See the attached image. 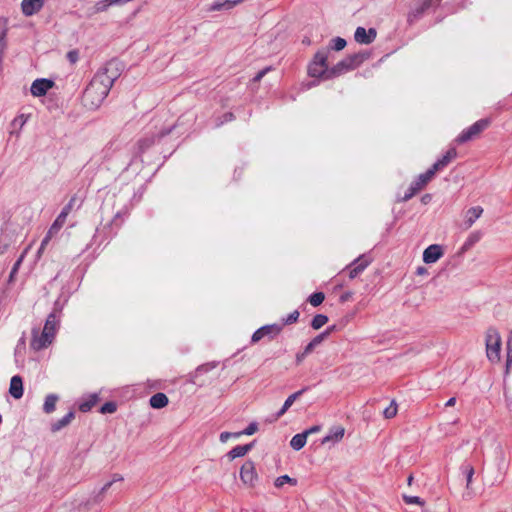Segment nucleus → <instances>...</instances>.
I'll return each instance as SVG.
<instances>
[{
  "label": "nucleus",
  "instance_id": "12",
  "mask_svg": "<svg viewBox=\"0 0 512 512\" xmlns=\"http://www.w3.org/2000/svg\"><path fill=\"white\" fill-rule=\"evenodd\" d=\"M124 65L117 59L108 61L101 69L114 83L122 74Z\"/></svg>",
  "mask_w": 512,
  "mask_h": 512
},
{
  "label": "nucleus",
  "instance_id": "14",
  "mask_svg": "<svg viewBox=\"0 0 512 512\" xmlns=\"http://www.w3.org/2000/svg\"><path fill=\"white\" fill-rule=\"evenodd\" d=\"M54 86V82L50 79L39 78L33 81L30 91L35 97H41L46 95L49 89Z\"/></svg>",
  "mask_w": 512,
  "mask_h": 512
},
{
  "label": "nucleus",
  "instance_id": "42",
  "mask_svg": "<svg viewBox=\"0 0 512 512\" xmlns=\"http://www.w3.org/2000/svg\"><path fill=\"white\" fill-rule=\"evenodd\" d=\"M397 414V403L393 400L390 405L383 411V415L386 419H391Z\"/></svg>",
  "mask_w": 512,
  "mask_h": 512
},
{
  "label": "nucleus",
  "instance_id": "64",
  "mask_svg": "<svg viewBox=\"0 0 512 512\" xmlns=\"http://www.w3.org/2000/svg\"><path fill=\"white\" fill-rule=\"evenodd\" d=\"M456 403V398L455 397H451L450 399H448V401L446 402L445 406L446 407H452L454 406Z\"/></svg>",
  "mask_w": 512,
  "mask_h": 512
},
{
  "label": "nucleus",
  "instance_id": "25",
  "mask_svg": "<svg viewBox=\"0 0 512 512\" xmlns=\"http://www.w3.org/2000/svg\"><path fill=\"white\" fill-rule=\"evenodd\" d=\"M150 406L154 409H161L168 405L169 399L166 394L158 392L150 397Z\"/></svg>",
  "mask_w": 512,
  "mask_h": 512
},
{
  "label": "nucleus",
  "instance_id": "47",
  "mask_svg": "<svg viewBox=\"0 0 512 512\" xmlns=\"http://www.w3.org/2000/svg\"><path fill=\"white\" fill-rule=\"evenodd\" d=\"M512 363V331L510 332L507 340V360H506V369L508 370L510 364Z\"/></svg>",
  "mask_w": 512,
  "mask_h": 512
},
{
  "label": "nucleus",
  "instance_id": "3",
  "mask_svg": "<svg viewBox=\"0 0 512 512\" xmlns=\"http://www.w3.org/2000/svg\"><path fill=\"white\" fill-rule=\"evenodd\" d=\"M486 355L489 361L498 362L500 360L501 336L494 327H489L485 337Z\"/></svg>",
  "mask_w": 512,
  "mask_h": 512
},
{
  "label": "nucleus",
  "instance_id": "57",
  "mask_svg": "<svg viewBox=\"0 0 512 512\" xmlns=\"http://www.w3.org/2000/svg\"><path fill=\"white\" fill-rule=\"evenodd\" d=\"M25 341H26V337H25V333H23L22 337L19 339L18 343H17V346H16V352H18L21 348H25Z\"/></svg>",
  "mask_w": 512,
  "mask_h": 512
},
{
  "label": "nucleus",
  "instance_id": "45",
  "mask_svg": "<svg viewBox=\"0 0 512 512\" xmlns=\"http://www.w3.org/2000/svg\"><path fill=\"white\" fill-rule=\"evenodd\" d=\"M235 116L232 112H226L223 114L222 117H219L216 119L215 121V126L216 127H220L222 126L224 123H227V122H230L232 120H234Z\"/></svg>",
  "mask_w": 512,
  "mask_h": 512
},
{
  "label": "nucleus",
  "instance_id": "55",
  "mask_svg": "<svg viewBox=\"0 0 512 512\" xmlns=\"http://www.w3.org/2000/svg\"><path fill=\"white\" fill-rule=\"evenodd\" d=\"M109 6H111V4H108V2H106V0H101L96 3L95 9H96V12H103V11H106Z\"/></svg>",
  "mask_w": 512,
  "mask_h": 512
},
{
  "label": "nucleus",
  "instance_id": "44",
  "mask_svg": "<svg viewBox=\"0 0 512 512\" xmlns=\"http://www.w3.org/2000/svg\"><path fill=\"white\" fill-rule=\"evenodd\" d=\"M327 58H328V52L326 51H318L313 58V62H316L318 64L328 66L327 65Z\"/></svg>",
  "mask_w": 512,
  "mask_h": 512
},
{
  "label": "nucleus",
  "instance_id": "40",
  "mask_svg": "<svg viewBox=\"0 0 512 512\" xmlns=\"http://www.w3.org/2000/svg\"><path fill=\"white\" fill-rule=\"evenodd\" d=\"M324 299L325 295L323 292H314L309 296L308 301L312 306L317 307L323 303Z\"/></svg>",
  "mask_w": 512,
  "mask_h": 512
},
{
  "label": "nucleus",
  "instance_id": "26",
  "mask_svg": "<svg viewBox=\"0 0 512 512\" xmlns=\"http://www.w3.org/2000/svg\"><path fill=\"white\" fill-rule=\"evenodd\" d=\"M241 1L242 0H217L209 6L208 11L228 10L236 6Z\"/></svg>",
  "mask_w": 512,
  "mask_h": 512
},
{
  "label": "nucleus",
  "instance_id": "61",
  "mask_svg": "<svg viewBox=\"0 0 512 512\" xmlns=\"http://www.w3.org/2000/svg\"><path fill=\"white\" fill-rule=\"evenodd\" d=\"M308 354H304V350L296 354V363L300 364Z\"/></svg>",
  "mask_w": 512,
  "mask_h": 512
},
{
  "label": "nucleus",
  "instance_id": "13",
  "mask_svg": "<svg viewBox=\"0 0 512 512\" xmlns=\"http://www.w3.org/2000/svg\"><path fill=\"white\" fill-rule=\"evenodd\" d=\"M377 36V31L375 28H369L366 30L364 27H357L354 33V39L359 44H371Z\"/></svg>",
  "mask_w": 512,
  "mask_h": 512
},
{
  "label": "nucleus",
  "instance_id": "60",
  "mask_svg": "<svg viewBox=\"0 0 512 512\" xmlns=\"http://www.w3.org/2000/svg\"><path fill=\"white\" fill-rule=\"evenodd\" d=\"M287 411H288V408H285V405L283 404L281 409L275 414L274 420H277L280 417H282Z\"/></svg>",
  "mask_w": 512,
  "mask_h": 512
},
{
  "label": "nucleus",
  "instance_id": "10",
  "mask_svg": "<svg viewBox=\"0 0 512 512\" xmlns=\"http://www.w3.org/2000/svg\"><path fill=\"white\" fill-rule=\"evenodd\" d=\"M240 478L245 485L253 487L258 480L255 464L251 460H247L240 469Z\"/></svg>",
  "mask_w": 512,
  "mask_h": 512
},
{
  "label": "nucleus",
  "instance_id": "59",
  "mask_svg": "<svg viewBox=\"0 0 512 512\" xmlns=\"http://www.w3.org/2000/svg\"><path fill=\"white\" fill-rule=\"evenodd\" d=\"M316 348V346L313 344L312 341H310L304 348V354H310L313 352V350Z\"/></svg>",
  "mask_w": 512,
  "mask_h": 512
},
{
  "label": "nucleus",
  "instance_id": "63",
  "mask_svg": "<svg viewBox=\"0 0 512 512\" xmlns=\"http://www.w3.org/2000/svg\"><path fill=\"white\" fill-rule=\"evenodd\" d=\"M427 273V269L423 266H419L417 269H416V274L417 275H424Z\"/></svg>",
  "mask_w": 512,
  "mask_h": 512
},
{
  "label": "nucleus",
  "instance_id": "6",
  "mask_svg": "<svg viewBox=\"0 0 512 512\" xmlns=\"http://www.w3.org/2000/svg\"><path fill=\"white\" fill-rule=\"evenodd\" d=\"M434 177V174L429 169L420 174L409 186L408 190L402 197V201L406 202L410 200L418 191L425 187Z\"/></svg>",
  "mask_w": 512,
  "mask_h": 512
},
{
  "label": "nucleus",
  "instance_id": "46",
  "mask_svg": "<svg viewBox=\"0 0 512 512\" xmlns=\"http://www.w3.org/2000/svg\"><path fill=\"white\" fill-rule=\"evenodd\" d=\"M403 500H404V502L406 504H417V505H419L421 507H423L424 504H425V501L422 498L418 497V496H408V495L404 494L403 495Z\"/></svg>",
  "mask_w": 512,
  "mask_h": 512
},
{
  "label": "nucleus",
  "instance_id": "31",
  "mask_svg": "<svg viewBox=\"0 0 512 512\" xmlns=\"http://www.w3.org/2000/svg\"><path fill=\"white\" fill-rule=\"evenodd\" d=\"M460 469H461V472L465 476V479H466V488L470 489L471 483H472V479H473V475L475 473L474 467L470 463L464 462L461 465Z\"/></svg>",
  "mask_w": 512,
  "mask_h": 512
},
{
  "label": "nucleus",
  "instance_id": "41",
  "mask_svg": "<svg viewBox=\"0 0 512 512\" xmlns=\"http://www.w3.org/2000/svg\"><path fill=\"white\" fill-rule=\"evenodd\" d=\"M347 42L344 38L335 37L330 41V48L335 51H341L345 48Z\"/></svg>",
  "mask_w": 512,
  "mask_h": 512
},
{
  "label": "nucleus",
  "instance_id": "36",
  "mask_svg": "<svg viewBox=\"0 0 512 512\" xmlns=\"http://www.w3.org/2000/svg\"><path fill=\"white\" fill-rule=\"evenodd\" d=\"M216 367L215 363H205L197 367L194 374L192 375L193 383H196V378L204 373H207Z\"/></svg>",
  "mask_w": 512,
  "mask_h": 512
},
{
  "label": "nucleus",
  "instance_id": "49",
  "mask_svg": "<svg viewBox=\"0 0 512 512\" xmlns=\"http://www.w3.org/2000/svg\"><path fill=\"white\" fill-rule=\"evenodd\" d=\"M258 430V424L251 422L243 431H240L241 435H253Z\"/></svg>",
  "mask_w": 512,
  "mask_h": 512
},
{
  "label": "nucleus",
  "instance_id": "9",
  "mask_svg": "<svg viewBox=\"0 0 512 512\" xmlns=\"http://www.w3.org/2000/svg\"><path fill=\"white\" fill-rule=\"evenodd\" d=\"M281 331H282V325H279V324L264 325V326L260 327L259 329H257L253 333L251 341L253 343H256V342L260 341L262 338H264L265 336L269 337L270 339H273L277 335H279Z\"/></svg>",
  "mask_w": 512,
  "mask_h": 512
},
{
  "label": "nucleus",
  "instance_id": "24",
  "mask_svg": "<svg viewBox=\"0 0 512 512\" xmlns=\"http://www.w3.org/2000/svg\"><path fill=\"white\" fill-rule=\"evenodd\" d=\"M254 446V442L245 444V445H237L232 450H230L227 454L230 460H234L235 458L242 457L246 455Z\"/></svg>",
  "mask_w": 512,
  "mask_h": 512
},
{
  "label": "nucleus",
  "instance_id": "50",
  "mask_svg": "<svg viewBox=\"0 0 512 512\" xmlns=\"http://www.w3.org/2000/svg\"><path fill=\"white\" fill-rule=\"evenodd\" d=\"M23 258H24V255H21L18 260L14 263L11 271H10V275H9V280L12 281L15 274L18 272V269L23 261Z\"/></svg>",
  "mask_w": 512,
  "mask_h": 512
},
{
  "label": "nucleus",
  "instance_id": "39",
  "mask_svg": "<svg viewBox=\"0 0 512 512\" xmlns=\"http://www.w3.org/2000/svg\"><path fill=\"white\" fill-rule=\"evenodd\" d=\"M286 483L291 484V485H296L297 484V480L295 478H291L288 475H282V476H279L278 478H276L274 485L277 488H281Z\"/></svg>",
  "mask_w": 512,
  "mask_h": 512
},
{
  "label": "nucleus",
  "instance_id": "51",
  "mask_svg": "<svg viewBox=\"0 0 512 512\" xmlns=\"http://www.w3.org/2000/svg\"><path fill=\"white\" fill-rule=\"evenodd\" d=\"M66 57L71 64H75L79 60V51L77 49L70 50Z\"/></svg>",
  "mask_w": 512,
  "mask_h": 512
},
{
  "label": "nucleus",
  "instance_id": "56",
  "mask_svg": "<svg viewBox=\"0 0 512 512\" xmlns=\"http://www.w3.org/2000/svg\"><path fill=\"white\" fill-rule=\"evenodd\" d=\"M270 70H271V67H266V68H264V69L260 70V71H259V72L254 76L253 81H254V82H258V81H260V80H261V79H262V78L267 74V72H268V71H270Z\"/></svg>",
  "mask_w": 512,
  "mask_h": 512
},
{
  "label": "nucleus",
  "instance_id": "4",
  "mask_svg": "<svg viewBox=\"0 0 512 512\" xmlns=\"http://www.w3.org/2000/svg\"><path fill=\"white\" fill-rule=\"evenodd\" d=\"M440 2L441 0H414L407 16L408 24L413 25L430 7L438 6Z\"/></svg>",
  "mask_w": 512,
  "mask_h": 512
},
{
  "label": "nucleus",
  "instance_id": "52",
  "mask_svg": "<svg viewBox=\"0 0 512 512\" xmlns=\"http://www.w3.org/2000/svg\"><path fill=\"white\" fill-rule=\"evenodd\" d=\"M329 336V332H321L317 336H315L311 341L313 344L317 347L320 345L325 339H327Z\"/></svg>",
  "mask_w": 512,
  "mask_h": 512
},
{
  "label": "nucleus",
  "instance_id": "21",
  "mask_svg": "<svg viewBox=\"0 0 512 512\" xmlns=\"http://www.w3.org/2000/svg\"><path fill=\"white\" fill-rule=\"evenodd\" d=\"M23 380L19 375L11 378L9 393L15 399H20L23 396Z\"/></svg>",
  "mask_w": 512,
  "mask_h": 512
},
{
  "label": "nucleus",
  "instance_id": "58",
  "mask_svg": "<svg viewBox=\"0 0 512 512\" xmlns=\"http://www.w3.org/2000/svg\"><path fill=\"white\" fill-rule=\"evenodd\" d=\"M320 430H321L320 425H314V426L310 427L309 429L305 430L304 433H307V436H308L310 434L317 433Z\"/></svg>",
  "mask_w": 512,
  "mask_h": 512
},
{
  "label": "nucleus",
  "instance_id": "30",
  "mask_svg": "<svg viewBox=\"0 0 512 512\" xmlns=\"http://www.w3.org/2000/svg\"><path fill=\"white\" fill-rule=\"evenodd\" d=\"M306 441H307V433H304V432L298 433L292 437V439L290 441V446L295 451H299L305 446Z\"/></svg>",
  "mask_w": 512,
  "mask_h": 512
},
{
  "label": "nucleus",
  "instance_id": "22",
  "mask_svg": "<svg viewBox=\"0 0 512 512\" xmlns=\"http://www.w3.org/2000/svg\"><path fill=\"white\" fill-rule=\"evenodd\" d=\"M345 433V429L342 426H334L329 430V433L321 440V444L329 442H339Z\"/></svg>",
  "mask_w": 512,
  "mask_h": 512
},
{
  "label": "nucleus",
  "instance_id": "20",
  "mask_svg": "<svg viewBox=\"0 0 512 512\" xmlns=\"http://www.w3.org/2000/svg\"><path fill=\"white\" fill-rule=\"evenodd\" d=\"M329 70L330 68H328V66H324L313 61H311V63L308 66V74L309 76L314 78L322 77L324 79H329Z\"/></svg>",
  "mask_w": 512,
  "mask_h": 512
},
{
  "label": "nucleus",
  "instance_id": "34",
  "mask_svg": "<svg viewBox=\"0 0 512 512\" xmlns=\"http://www.w3.org/2000/svg\"><path fill=\"white\" fill-rule=\"evenodd\" d=\"M308 390H309V386H305L302 389H300V390L296 391L295 393L291 394L290 396H288V398L284 402L285 408L289 409L293 405V403L297 399H299Z\"/></svg>",
  "mask_w": 512,
  "mask_h": 512
},
{
  "label": "nucleus",
  "instance_id": "29",
  "mask_svg": "<svg viewBox=\"0 0 512 512\" xmlns=\"http://www.w3.org/2000/svg\"><path fill=\"white\" fill-rule=\"evenodd\" d=\"M99 396L97 393L91 394L87 399L79 404V410L83 413L89 412L98 402Z\"/></svg>",
  "mask_w": 512,
  "mask_h": 512
},
{
  "label": "nucleus",
  "instance_id": "53",
  "mask_svg": "<svg viewBox=\"0 0 512 512\" xmlns=\"http://www.w3.org/2000/svg\"><path fill=\"white\" fill-rule=\"evenodd\" d=\"M239 436H241V433H238V432H226V431H225V432H222V433L220 434V437H219V438H220V441L224 443V442H226L228 439H230L231 437L237 438V437H239Z\"/></svg>",
  "mask_w": 512,
  "mask_h": 512
},
{
  "label": "nucleus",
  "instance_id": "28",
  "mask_svg": "<svg viewBox=\"0 0 512 512\" xmlns=\"http://www.w3.org/2000/svg\"><path fill=\"white\" fill-rule=\"evenodd\" d=\"M92 81H97L100 86L104 87V89H106L109 92L114 84L101 68L94 75Z\"/></svg>",
  "mask_w": 512,
  "mask_h": 512
},
{
  "label": "nucleus",
  "instance_id": "48",
  "mask_svg": "<svg viewBox=\"0 0 512 512\" xmlns=\"http://www.w3.org/2000/svg\"><path fill=\"white\" fill-rule=\"evenodd\" d=\"M299 311L298 310H294L293 312H291L286 318L283 319V322H282V327L284 325H289V324H293L295 323L298 318H299Z\"/></svg>",
  "mask_w": 512,
  "mask_h": 512
},
{
  "label": "nucleus",
  "instance_id": "17",
  "mask_svg": "<svg viewBox=\"0 0 512 512\" xmlns=\"http://www.w3.org/2000/svg\"><path fill=\"white\" fill-rule=\"evenodd\" d=\"M443 255V249L441 245L432 244L428 246L423 252V261L426 264L435 263Z\"/></svg>",
  "mask_w": 512,
  "mask_h": 512
},
{
  "label": "nucleus",
  "instance_id": "8",
  "mask_svg": "<svg viewBox=\"0 0 512 512\" xmlns=\"http://www.w3.org/2000/svg\"><path fill=\"white\" fill-rule=\"evenodd\" d=\"M32 339L30 346L35 351H40L50 345L54 339L51 334H48L46 331L42 330L39 332L38 328H33L31 331Z\"/></svg>",
  "mask_w": 512,
  "mask_h": 512
},
{
  "label": "nucleus",
  "instance_id": "27",
  "mask_svg": "<svg viewBox=\"0 0 512 512\" xmlns=\"http://www.w3.org/2000/svg\"><path fill=\"white\" fill-rule=\"evenodd\" d=\"M483 213V209L480 206L471 207L466 213L465 225L470 228L475 221L480 218Z\"/></svg>",
  "mask_w": 512,
  "mask_h": 512
},
{
  "label": "nucleus",
  "instance_id": "33",
  "mask_svg": "<svg viewBox=\"0 0 512 512\" xmlns=\"http://www.w3.org/2000/svg\"><path fill=\"white\" fill-rule=\"evenodd\" d=\"M482 237V233L480 231H475L471 233L466 241L463 244L462 250H469L471 247H473L477 242L480 241Z\"/></svg>",
  "mask_w": 512,
  "mask_h": 512
},
{
  "label": "nucleus",
  "instance_id": "37",
  "mask_svg": "<svg viewBox=\"0 0 512 512\" xmlns=\"http://www.w3.org/2000/svg\"><path fill=\"white\" fill-rule=\"evenodd\" d=\"M123 478L122 476L116 474L114 475L113 479L109 482H107L106 484H104V486L101 488L100 492L97 494V496L95 497L94 501L95 502H100L102 500V495L117 481H122Z\"/></svg>",
  "mask_w": 512,
  "mask_h": 512
},
{
  "label": "nucleus",
  "instance_id": "23",
  "mask_svg": "<svg viewBox=\"0 0 512 512\" xmlns=\"http://www.w3.org/2000/svg\"><path fill=\"white\" fill-rule=\"evenodd\" d=\"M74 418H75V412L73 410L69 411L61 419H59L51 424V428H50L51 431L53 433H56V432L62 430L63 428L67 427L72 422V420Z\"/></svg>",
  "mask_w": 512,
  "mask_h": 512
},
{
  "label": "nucleus",
  "instance_id": "18",
  "mask_svg": "<svg viewBox=\"0 0 512 512\" xmlns=\"http://www.w3.org/2000/svg\"><path fill=\"white\" fill-rule=\"evenodd\" d=\"M44 6V0H22L21 9L25 16L38 13Z\"/></svg>",
  "mask_w": 512,
  "mask_h": 512
},
{
  "label": "nucleus",
  "instance_id": "5",
  "mask_svg": "<svg viewBox=\"0 0 512 512\" xmlns=\"http://www.w3.org/2000/svg\"><path fill=\"white\" fill-rule=\"evenodd\" d=\"M490 125V119L483 118L476 121L470 127L464 129L455 139L458 144H463L477 137L482 131H484Z\"/></svg>",
  "mask_w": 512,
  "mask_h": 512
},
{
  "label": "nucleus",
  "instance_id": "1",
  "mask_svg": "<svg viewBox=\"0 0 512 512\" xmlns=\"http://www.w3.org/2000/svg\"><path fill=\"white\" fill-rule=\"evenodd\" d=\"M75 201H76V197L73 196L69 200V202L63 207L62 211L57 216L55 221L52 223V225L50 226L49 230L47 231L45 237L41 241L40 247H39L38 252H37L38 255H40L43 252V250L48 245V243L50 242L52 237L54 235H56L60 231V229L63 227V225L65 224V221H66V218H67L68 214L73 209Z\"/></svg>",
  "mask_w": 512,
  "mask_h": 512
},
{
  "label": "nucleus",
  "instance_id": "15",
  "mask_svg": "<svg viewBox=\"0 0 512 512\" xmlns=\"http://www.w3.org/2000/svg\"><path fill=\"white\" fill-rule=\"evenodd\" d=\"M371 260L366 258L365 255L359 256L357 259H355L349 266V278L354 279L356 278L360 273H362L367 266L370 264Z\"/></svg>",
  "mask_w": 512,
  "mask_h": 512
},
{
  "label": "nucleus",
  "instance_id": "19",
  "mask_svg": "<svg viewBox=\"0 0 512 512\" xmlns=\"http://www.w3.org/2000/svg\"><path fill=\"white\" fill-rule=\"evenodd\" d=\"M351 70H353V65H351V60L346 57L330 68L328 78L332 79Z\"/></svg>",
  "mask_w": 512,
  "mask_h": 512
},
{
  "label": "nucleus",
  "instance_id": "7",
  "mask_svg": "<svg viewBox=\"0 0 512 512\" xmlns=\"http://www.w3.org/2000/svg\"><path fill=\"white\" fill-rule=\"evenodd\" d=\"M173 129V126L168 129H162L159 133H152L145 135L137 142V153L139 155L143 154L145 151H147L150 147H152L156 140H159L160 138L168 135L171 133Z\"/></svg>",
  "mask_w": 512,
  "mask_h": 512
},
{
  "label": "nucleus",
  "instance_id": "2",
  "mask_svg": "<svg viewBox=\"0 0 512 512\" xmlns=\"http://www.w3.org/2000/svg\"><path fill=\"white\" fill-rule=\"evenodd\" d=\"M108 94L109 91L100 86L97 81L91 80L83 92L82 100L87 108L96 109L101 105Z\"/></svg>",
  "mask_w": 512,
  "mask_h": 512
},
{
  "label": "nucleus",
  "instance_id": "16",
  "mask_svg": "<svg viewBox=\"0 0 512 512\" xmlns=\"http://www.w3.org/2000/svg\"><path fill=\"white\" fill-rule=\"evenodd\" d=\"M457 156V151L455 148H450L448 151L440 158L438 159L430 168L429 170L433 172L435 175L436 172L443 170L445 167L449 165V163L455 159Z\"/></svg>",
  "mask_w": 512,
  "mask_h": 512
},
{
  "label": "nucleus",
  "instance_id": "54",
  "mask_svg": "<svg viewBox=\"0 0 512 512\" xmlns=\"http://www.w3.org/2000/svg\"><path fill=\"white\" fill-rule=\"evenodd\" d=\"M9 246L10 242L4 236H0V254H4Z\"/></svg>",
  "mask_w": 512,
  "mask_h": 512
},
{
  "label": "nucleus",
  "instance_id": "32",
  "mask_svg": "<svg viewBox=\"0 0 512 512\" xmlns=\"http://www.w3.org/2000/svg\"><path fill=\"white\" fill-rule=\"evenodd\" d=\"M58 399L56 394L47 395L43 404V411L47 414L54 412Z\"/></svg>",
  "mask_w": 512,
  "mask_h": 512
},
{
  "label": "nucleus",
  "instance_id": "38",
  "mask_svg": "<svg viewBox=\"0 0 512 512\" xmlns=\"http://www.w3.org/2000/svg\"><path fill=\"white\" fill-rule=\"evenodd\" d=\"M328 322V317L324 314H317L311 321V327L314 330H318Z\"/></svg>",
  "mask_w": 512,
  "mask_h": 512
},
{
  "label": "nucleus",
  "instance_id": "43",
  "mask_svg": "<svg viewBox=\"0 0 512 512\" xmlns=\"http://www.w3.org/2000/svg\"><path fill=\"white\" fill-rule=\"evenodd\" d=\"M117 410V404L113 401L104 403L100 408L102 414H112Z\"/></svg>",
  "mask_w": 512,
  "mask_h": 512
},
{
  "label": "nucleus",
  "instance_id": "35",
  "mask_svg": "<svg viewBox=\"0 0 512 512\" xmlns=\"http://www.w3.org/2000/svg\"><path fill=\"white\" fill-rule=\"evenodd\" d=\"M369 54L367 53H355L347 56L348 60H351V65H353V70L361 65L367 58Z\"/></svg>",
  "mask_w": 512,
  "mask_h": 512
},
{
  "label": "nucleus",
  "instance_id": "62",
  "mask_svg": "<svg viewBox=\"0 0 512 512\" xmlns=\"http://www.w3.org/2000/svg\"><path fill=\"white\" fill-rule=\"evenodd\" d=\"M431 199H432L431 194H425V195H423V196L421 197V202H422L423 204H428V203L431 201Z\"/></svg>",
  "mask_w": 512,
  "mask_h": 512
},
{
  "label": "nucleus",
  "instance_id": "11",
  "mask_svg": "<svg viewBox=\"0 0 512 512\" xmlns=\"http://www.w3.org/2000/svg\"><path fill=\"white\" fill-rule=\"evenodd\" d=\"M61 310L62 308L59 306V303L55 302L52 312L47 316L45 321L43 330L48 334H51L53 337L55 336L57 330Z\"/></svg>",
  "mask_w": 512,
  "mask_h": 512
}]
</instances>
